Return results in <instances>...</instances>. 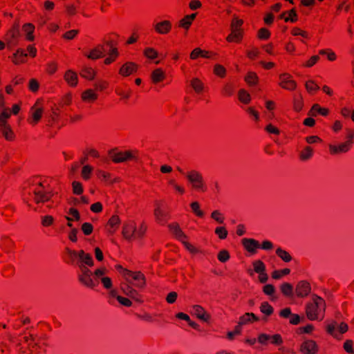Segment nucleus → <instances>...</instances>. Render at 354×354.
I'll return each mask as SVG.
<instances>
[{
    "instance_id": "obj_55",
    "label": "nucleus",
    "mask_w": 354,
    "mask_h": 354,
    "mask_svg": "<svg viewBox=\"0 0 354 354\" xmlns=\"http://www.w3.org/2000/svg\"><path fill=\"white\" fill-rule=\"evenodd\" d=\"M144 54L147 58L151 59H153L158 56V52L153 48H145Z\"/></svg>"
},
{
    "instance_id": "obj_38",
    "label": "nucleus",
    "mask_w": 354,
    "mask_h": 354,
    "mask_svg": "<svg viewBox=\"0 0 354 354\" xmlns=\"http://www.w3.org/2000/svg\"><path fill=\"white\" fill-rule=\"evenodd\" d=\"M276 254L286 263L291 261L292 259L291 255L287 251L281 248H278L276 250Z\"/></svg>"
},
{
    "instance_id": "obj_42",
    "label": "nucleus",
    "mask_w": 354,
    "mask_h": 354,
    "mask_svg": "<svg viewBox=\"0 0 354 354\" xmlns=\"http://www.w3.org/2000/svg\"><path fill=\"white\" fill-rule=\"evenodd\" d=\"M93 170V168L91 166L88 165H84L81 171L82 178L85 180L90 179Z\"/></svg>"
},
{
    "instance_id": "obj_2",
    "label": "nucleus",
    "mask_w": 354,
    "mask_h": 354,
    "mask_svg": "<svg viewBox=\"0 0 354 354\" xmlns=\"http://www.w3.org/2000/svg\"><path fill=\"white\" fill-rule=\"evenodd\" d=\"M326 302L320 297L314 295L311 301L306 306V314L308 319L313 321L322 319L324 317Z\"/></svg>"
},
{
    "instance_id": "obj_50",
    "label": "nucleus",
    "mask_w": 354,
    "mask_h": 354,
    "mask_svg": "<svg viewBox=\"0 0 354 354\" xmlns=\"http://www.w3.org/2000/svg\"><path fill=\"white\" fill-rule=\"evenodd\" d=\"M246 82L250 85H254L257 82L258 77L255 73L250 72L245 77Z\"/></svg>"
},
{
    "instance_id": "obj_20",
    "label": "nucleus",
    "mask_w": 354,
    "mask_h": 354,
    "mask_svg": "<svg viewBox=\"0 0 354 354\" xmlns=\"http://www.w3.org/2000/svg\"><path fill=\"white\" fill-rule=\"evenodd\" d=\"M243 245L249 252L255 253L257 248H260L259 241L253 239H243Z\"/></svg>"
},
{
    "instance_id": "obj_35",
    "label": "nucleus",
    "mask_w": 354,
    "mask_h": 354,
    "mask_svg": "<svg viewBox=\"0 0 354 354\" xmlns=\"http://www.w3.org/2000/svg\"><path fill=\"white\" fill-rule=\"evenodd\" d=\"M82 98L85 102H93L97 100V95L92 89H88L82 93Z\"/></svg>"
},
{
    "instance_id": "obj_49",
    "label": "nucleus",
    "mask_w": 354,
    "mask_h": 354,
    "mask_svg": "<svg viewBox=\"0 0 354 354\" xmlns=\"http://www.w3.org/2000/svg\"><path fill=\"white\" fill-rule=\"evenodd\" d=\"M211 218L220 224L224 223L225 217L219 210L213 211L211 214Z\"/></svg>"
},
{
    "instance_id": "obj_25",
    "label": "nucleus",
    "mask_w": 354,
    "mask_h": 354,
    "mask_svg": "<svg viewBox=\"0 0 354 354\" xmlns=\"http://www.w3.org/2000/svg\"><path fill=\"white\" fill-rule=\"evenodd\" d=\"M28 54L25 53V51L19 48L17 51L12 55L11 59L12 62L15 64H19L26 62Z\"/></svg>"
},
{
    "instance_id": "obj_18",
    "label": "nucleus",
    "mask_w": 354,
    "mask_h": 354,
    "mask_svg": "<svg viewBox=\"0 0 354 354\" xmlns=\"http://www.w3.org/2000/svg\"><path fill=\"white\" fill-rule=\"evenodd\" d=\"M106 52L105 47L103 44H98L93 48L89 54L85 55L88 59H97L104 56Z\"/></svg>"
},
{
    "instance_id": "obj_64",
    "label": "nucleus",
    "mask_w": 354,
    "mask_h": 354,
    "mask_svg": "<svg viewBox=\"0 0 354 354\" xmlns=\"http://www.w3.org/2000/svg\"><path fill=\"white\" fill-rule=\"evenodd\" d=\"M53 217L52 216L47 215L42 217L41 224L45 227H48L51 225L53 223Z\"/></svg>"
},
{
    "instance_id": "obj_15",
    "label": "nucleus",
    "mask_w": 354,
    "mask_h": 354,
    "mask_svg": "<svg viewBox=\"0 0 354 354\" xmlns=\"http://www.w3.org/2000/svg\"><path fill=\"white\" fill-rule=\"evenodd\" d=\"M138 70V65L133 62H128L124 64L119 70V74L123 77L129 76L136 73Z\"/></svg>"
},
{
    "instance_id": "obj_45",
    "label": "nucleus",
    "mask_w": 354,
    "mask_h": 354,
    "mask_svg": "<svg viewBox=\"0 0 354 354\" xmlns=\"http://www.w3.org/2000/svg\"><path fill=\"white\" fill-rule=\"evenodd\" d=\"M0 133L7 140H12L14 138V133L10 126L1 129Z\"/></svg>"
},
{
    "instance_id": "obj_52",
    "label": "nucleus",
    "mask_w": 354,
    "mask_h": 354,
    "mask_svg": "<svg viewBox=\"0 0 354 354\" xmlns=\"http://www.w3.org/2000/svg\"><path fill=\"white\" fill-rule=\"evenodd\" d=\"M215 234L218 236L221 239H225L227 238L228 232L225 227L221 226L217 227L215 229Z\"/></svg>"
},
{
    "instance_id": "obj_5",
    "label": "nucleus",
    "mask_w": 354,
    "mask_h": 354,
    "mask_svg": "<svg viewBox=\"0 0 354 354\" xmlns=\"http://www.w3.org/2000/svg\"><path fill=\"white\" fill-rule=\"evenodd\" d=\"M20 38L21 33L19 30V24L18 23H15L4 36L7 47L11 49L17 46Z\"/></svg>"
},
{
    "instance_id": "obj_40",
    "label": "nucleus",
    "mask_w": 354,
    "mask_h": 354,
    "mask_svg": "<svg viewBox=\"0 0 354 354\" xmlns=\"http://www.w3.org/2000/svg\"><path fill=\"white\" fill-rule=\"evenodd\" d=\"M191 86L197 93H201L203 91L204 85L198 78H194L192 80Z\"/></svg>"
},
{
    "instance_id": "obj_43",
    "label": "nucleus",
    "mask_w": 354,
    "mask_h": 354,
    "mask_svg": "<svg viewBox=\"0 0 354 354\" xmlns=\"http://www.w3.org/2000/svg\"><path fill=\"white\" fill-rule=\"evenodd\" d=\"M238 97L239 100L244 104H248L251 100L250 95L244 89H241L239 91Z\"/></svg>"
},
{
    "instance_id": "obj_12",
    "label": "nucleus",
    "mask_w": 354,
    "mask_h": 354,
    "mask_svg": "<svg viewBox=\"0 0 354 354\" xmlns=\"http://www.w3.org/2000/svg\"><path fill=\"white\" fill-rule=\"evenodd\" d=\"M191 313L198 319L207 322L210 319V315L206 312L203 307L200 305H194L192 307Z\"/></svg>"
},
{
    "instance_id": "obj_36",
    "label": "nucleus",
    "mask_w": 354,
    "mask_h": 354,
    "mask_svg": "<svg viewBox=\"0 0 354 354\" xmlns=\"http://www.w3.org/2000/svg\"><path fill=\"white\" fill-rule=\"evenodd\" d=\"M304 106L303 97L301 94H297L293 98V109L295 111L299 112Z\"/></svg>"
},
{
    "instance_id": "obj_59",
    "label": "nucleus",
    "mask_w": 354,
    "mask_h": 354,
    "mask_svg": "<svg viewBox=\"0 0 354 354\" xmlns=\"http://www.w3.org/2000/svg\"><path fill=\"white\" fill-rule=\"evenodd\" d=\"M306 88L310 93L319 90V87L313 80H309L306 83Z\"/></svg>"
},
{
    "instance_id": "obj_9",
    "label": "nucleus",
    "mask_w": 354,
    "mask_h": 354,
    "mask_svg": "<svg viewBox=\"0 0 354 354\" xmlns=\"http://www.w3.org/2000/svg\"><path fill=\"white\" fill-rule=\"evenodd\" d=\"M311 292V286L307 281H299L295 287V293L297 297L304 298L307 297Z\"/></svg>"
},
{
    "instance_id": "obj_21",
    "label": "nucleus",
    "mask_w": 354,
    "mask_h": 354,
    "mask_svg": "<svg viewBox=\"0 0 354 354\" xmlns=\"http://www.w3.org/2000/svg\"><path fill=\"white\" fill-rule=\"evenodd\" d=\"M122 290L123 292L129 296V297L135 299L137 301H142L140 299V296L138 292L134 290L132 287H131L129 284L124 283L122 285Z\"/></svg>"
},
{
    "instance_id": "obj_47",
    "label": "nucleus",
    "mask_w": 354,
    "mask_h": 354,
    "mask_svg": "<svg viewBox=\"0 0 354 354\" xmlns=\"http://www.w3.org/2000/svg\"><path fill=\"white\" fill-rule=\"evenodd\" d=\"M106 44L108 46L110 47V50L109 53V57L110 59H113V61L114 62L117 57L118 56V49L113 46V44L111 41H106Z\"/></svg>"
},
{
    "instance_id": "obj_60",
    "label": "nucleus",
    "mask_w": 354,
    "mask_h": 354,
    "mask_svg": "<svg viewBox=\"0 0 354 354\" xmlns=\"http://www.w3.org/2000/svg\"><path fill=\"white\" fill-rule=\"evenodd\" d=\"M270 36V31L265 28H262L261 29H259V32H258V37L259 39H268Z\"/></svg>"
},
{
    "instance_id": "obj_48",
    "label": "nucleus",
    "mask_w": 354,
    "mask_h": 354,
    "mask_svg": "<svg viewBox=\"0 0 354 354\" xmlns=\"http://www.w3.org/2000/svg\"><path fill=\"white\" fill-rule=\"evenodd\" d=\"M290 272V270L289 268H284V269L280 270H274L272 273V277L274 279H279L283 275L289 274Z\"/></svg>"
},
{
    "instance_id": "obj_53",
    "label": "nucleus",
    "mask_w": 354,
    "mask_h": 354,
    "mask_svg": "<svg viewBox=\"0 0 354 354\" xmlns=\"http://www.w3.org/2000/svg\"><path fill=\"white\" fill-rule=\"evenodd\" d=\"M190 207L193 212L198 217H203L204 212L200 209V205L198 202H193L191 203Z\"/></svg>"
},
{
    "instance_id": "obj_6",
    "label": "nucleus",
    "mask_w": 354,
    "mask_h": 354,
    "mask_svg": "<svg viewBox=\"0 0 354 354\" xmlns=\"http://www.w3.org/2000/svg\"><path fill=\"white\" fill-rule=\"evenodd\" d=\"M138 152L136 151H125L113 153L111 158L115 163L124 162L129 160H136Z\"/></svg>"
},
{
    "instance_id": "obj_8",
    "label": "nucleus",
    "mask_w": 354,
    "mask_h": 354,
    "mask_svg": "<svg viewBox=\"0 0 354 354\" xmlns=\"http://www.w3.org/2000/svg\"><path fill=\"white\" fill-rule=\"evenodd\" d=\"M279 86L286 90L293 91L297 87V83L292 79L289 73H282L279 75Z\"/></svg>"
},
{
    "instance_id": "obj_26",
    "label": "nucleus",
    "mask_w": 354,
    "mask_h": 354,
    "mask_svg": "<svg viewBox=\"0 0 354 354\" xmlns=\"http://www.w3.org/2000/svg\"><path fill=\"white\" fill-rule=\"evenodd\" d=\"M64 80L71 86H75L77 84V75L71 70H68L65 73Z\"/></svg>"
},
{
    "instance_id": "obj_58",
    "label": "nucleus",
    "mask_w": 354,
    "mask_h": 354,
    "mask_svg": "<svg viewBox=\"0 0 354 354\" xmlns=\"http://www.w3.org/2000/svg\"><path fill=\"white\" fill-rule=\"evenodd\" d=\"M81 229L83 233L88 236L93 232V227L91 223L86 222L82 225Z\"/></svg>"
},
{
    "instance_id": "obj_44",
    "label": "nucleus",
    "mask_w": 354,
    "mask_h": 354,
    "mask_svg": "<svg viewBox=\"0 0 354 354\" xmlns=\"http://www.w3.org/2000/svg\"><path fill=\"white\" fill-rule=\"evenodd\" d=\"M234 88L232 84L227 83L223 86L221 93L225 97H230L234 94Z\"/></svg>"
},
{
    "instance_id": "obj_56",
    "label": "nucleus",
    "mask_w": 354,
    "mask_h": 354,
    "mask_svg": "<svg viewBox=\"0 0 354 354\" xmlns=\"http://www.w3.org/2000/svg\"><path fill=\"white\" fill-rule=\"evenodd\" d=\"M73 192L75 194L80 195L83 192V187L81 183L73 181L72 183Z\"/></svg>"
},
{
    "instance_id": "obj_24",
    "label": "nucleus",
    "mask_w": 354,
    "mask_h": 354,
    "mask_svg": "<svg viewBox=\"0 0 354 354\" xmlns=\"http://www.w3.org/2000/svg\"><path fill=\"white\" fill-rule=\"evenodd\" d=\"M259 320V318L253 313H245L244 315L240 317L239 325L241 326L243 325H245L254 322H257Z\"/></svg>"
},
{
    "instance_id": "obj_61",
    "label": "nucleus",
    "mask_w": 354,
    "mask_h": 354,
    "mask_svg": "<svg viewBox=\"0 0 354 354\" xmlns=\"http://www.w3.org/2000/svg\"><path fill=\"white\" fill-rule=\"evenodd\" d=\"M241 333V326L239 324L235 326L234 330L233 331H230L227 334V337L229 339L232 340L234 339L236 335H239Z\"/></svg>"
},
{
    "instance_id": "obj_11",
    "label": "nucleus",
    "mask_w": 354,
    "mask_h": 354,
    "mask_svg": "<svg viewBox=\"0 0 354 354\" xmlns=\"http://www.w3.org/2000/svg\"><path fill=\"white\" fill-rule=\"evenodd\" d=\"M336 322L328 324L326 327L327 332L336 339H340V335L345 333L348 329V325L344 322H342L339 326V333L336 331Z\"/></svg>"
},
{
    "instance_id": "obj_28",
    "label": "nucleus",
    "mask_w": 354,
    "mask_h": 354,
    "mask_svg": "<svg viewBox=\"0 0 354 354\" xmlns=\"http://www.w3.org/2000/svg\"><path fill=\"white\" fill-rule=\"evenodd\" d=\"M329 113L328 109L321 107L318 104H315L313 105L309 115L313 116H316L317 113H319L322 115L326 116Z\"/></svg>"
},
{
    "instance_id": "obj_19",
    "label": "nucleus",
    "mask_w": 354,
    "mask_h": 354,
    "mask_svg": "<svg viewBox=\"0 0 354 354\" xmlns=\"http://www.w3.org/2000/svg\"><path fill=\"white\" fill-rule=\"evenodd\" d=\"M122 233L126 239L131 240L135 237L136 226L133 223H125L123 225Z\"/></svg>"
},
{
    "instance_id": "obj_3",
    "label": "nucleus",
    "mask_w": 354,
    "mask_h": 354,
    "mask_svg": "<svg viewBox=\"0 0 354 354\" xmlns=\"http://www.w3.org/2000/svg\"><path fill=\"white\" fill-rule=\"evenodd\" d=\"M185 176L194 190L198 192H205L207 190L203 176L198 171L190 170L185 174Z\"/></svg>"
},
{
    "instance_id": "obj_23",
    "label": "nucleus",
    "mask_w": 354,
    "mask_h": 354,
    "mask_svg": "<svg viewBox=\"0 0 354 354\" xmlns=\"http://www.w3.org/2000/svg\"><path fill=\"white\" fill-rule=\"evenodd\" d=\"M169 230L172 232V234L181 242L184 240H187V236L182 231L180 228L178 224L172 223L169 225Z\"/></svg>"
},
{
    "instance_id": "obj_37",
    "label": "nucleus",
    "mask_w": 354,
    "mask_h": 354,
    "mask_svg": "<svg viewBox=\"0 0 354 354\" xmlns=\"http://www.w3.org/2000/svg\"><path fill=\"white\" fill-rule=\"evenodd\" d=\"M23 338L24 342L28 344L29 348L40 347L39 345V342L36 340V338L32 335H25Z\"/></svg>"
},
{
    "instance_id": "obj_22",
    "label": "nucleus",
    "mask_w": 354,
    "mask_h": 354,
    "mask_svg": "<svg viewBox=\"0 0 354 354\" xmlns=\"http://www.w3.org/2000/svg\"><path fill=\"white\" fill-rule=\"evenodd\" d=\"M154 216L156 221L161 224L164 225L167 221V213L161 209L160 204L157 202L156 203V208L154 209Z\"/></svg>"
},
{
    "instance_id": "obj_27",
    "label": "nucleus",
    "mask_w": 354,
    "mask_h": 354,
    "mask_svg": "<svg viewBox=\"0 0 354 354\" xmlns=\"http://www.w3.org/2000/svg\"><path fill=\"white\" fill-rule=\"evenodd\" d=\"M22 30L25 32L26 38L28 41L34 40L33 32L35 30V26L32 24H25L22 27Z\"/></svg>"
},
{
    "instance_id": "obj_46",
    "label": "nucleus",
    "mask_w": 354,
    "mask_h": 354,
    "mask_svg": "<svg viewBox=\"0 0 354 354\" xmlns=\"http://www.w3.org/2000/svg\"><path fill=\"white\" fill-rule=\"evenodd\" d=\"M252 265L254 267V271L258 274L266 271V266L261 260L254 261Z\"/></svg>"
},
{
    "instance_id": "obj_16",
    "label": "nucleus",
    "mask_w": 354,
    "mask_h": 354,
    "mask_svg": "<svg viewBox=\"0 0 354 354\" xmlns=\"http://www.w3.org/2000/svg\"><path fill=\"white\" fill-rule=\"evenodd\" d=\"M351 143L350 142V141H348L347 140L346 142L341 143L340 145H339L337 146L333 145H329V151H330V153L333 155L341 153H346L348 151H349V149H351Z\"/></svg>"
},
{
    "instance_id": "obj_17",
    "label": "nucleus",
    "mask_w": 354,
    "mask_h": 354,
    "mask_svg": "<svg viewBox=\"0 0 354 354\" xmlns=\"http://www.w3.org/2000/svg\"><path fill=\"white\" fill-rule=\"evenodd\" d=\"M15 245V242L9 236L6 235L1 236L0 247L5 253L12 252Z\"/></svg>"
},
{
    "instance_id": "obj_63",
    "label": "nucleus",
    "mask_w": 354,
    "mask_h": 354,
    "mask_svg": "<svg viewBox=\"0 0 354 354\" xmlns=\"http://www.w3.org/2000/svg\"><path fill=\"white\" fill-rule=\"evenodd\" d=\"M271 338L272 339L270 340V343L274 345L279 346L283 344L282 337H281V335H279V334H274V335H272Z\"/></svg>"
},
{
    "instance_id": "obj_32",
    "label": "nucleus",
    "mask_w": 354,
    "mask_h": 354,
    "mask_svg": "<svg viewBox=\"0 0 354 354\" xmlns=\"http://www.w3.org/2000/svg\"><path fill=\"white\" fill-rule=\"evenodd\" d=\"M276 289L274 286L272 284H266L263 288V292L265 295L270 297V300L272 301H276L278 297L274 295V292Z\"/></svg>"
},
{
    "instance_id": "obj_7",
    "label": "nucleus",
    "mask_w": 354,
    "mask_h": 354,
    "mask_svg": "<svg viewBox=\"0 0 354 354\" xmlns=\"http://www.w3.org/2000/svg\"><path fill=\"white\" fill-rule=\"evenodd\" d=\"M44 109L36 102L30 109L28 122L32 126L36 125L41 120Z\"/></svg>"
},
{
    "instance_id": "obj_14",
    "label": "nucleus",
    "mask_w": 354,
    "mask_h": 354,
    "mask_svg": "<svg viewBox=\"0 0 354 354\" xmlns=\"http://www.w3.org/2000/svg\"><path fill=\"white\" fill-rule=\"evenodd\" d=\"M155 31L160 35L168 34L172 28L171 22L169 20H164L153 25Z\"/></svg>"
},
{
    "instance_id": "obj_1",
    "label": "nucleus",
    "mask_w": 354,
    "mask_h": 354,
    "mask_svg": "<svg viewBox=\"0 0 354 354\" xmlns=\"http://www.w3.org/2000/svg\"><path fill=\"white\" fill-rule=\"evenodd\" d=\"M65 262L79 268L77 279L82 285L94 289L101 282L104 288L111 289L112 288L111 279L105 276L108 272V270L105 267H100L93 272L89 269V267L94 266V261L91 254L85 252L83 250L77 251L68 248L65 249Z\"/></svg>"
},
{
    "instance_id": "obj_34",
    "label": "nucleus",
    "mask_w": 354,
    "mask_h": 354,
    "mask_svg": "<svg viewBox=\"0 0 354 354\" xmlns=\"http://www.w3.org/2000/svg\"><path fill=\"white\" fill-rule=\"evenodd\" d=\"M95 72L91 67L84 66L80 71V75L88 80H91L94 78Z\"/></svg>"
},
{
    "instance_id": "obj_33",
    "label": "nucleus",
    "mask_w": 354,
    "mask_h": 354,
    "mask_svg": "<svg viewBox=\"0 0 354 354\" xmlns=\"http://www.w3.org/2000/svg\"><path fill=\"white\" fill-rule=\"evenodd\" d=\"M120 223V219L118 216H112L108 221V225L110 227V229L109 230V232L111 234L114 233L116 229L118 228Z\"/></svg>"
},
{
    "instance_id": "obj_10",
    "label": "nucleus",
    "mask_w": 354,
    "mask_h": 354,
    "mask_svg": "<svg viewBox=\"0 0 354 354\" xmlns=\"http://www.w3.org/2000/svg\"><path fill=\"white\" fill-rule=\"evenodd\" d=\"M124 277L129 281V278H131L136 281L134 284L136 287L142 288L145 284V278L142 273L140 272H132V271H124Z\"/></svg>"
},
{
    "instance_id": "obj_30",
    "label": "nucleus",
    "mask_w": 354,
    "mask_h": 354,
    "mask_svg": "<svg viewBox=\"0 0 354 354\" xmlns=\"http://www.w3.org/2000/svg\"><path fill=\"white\" fill-rule=\"evenodd\" d=\"M242 39V34L240 29H232V32L227 37L229 42H239Z\"/></svg>"
},
{
    "instance_id": "obj_51",
    "label": "nucleus",
    "mask_w": 354,
    "mask_h": 354,
    "mask_svg": "<svg viewBox=\"0 0 354 354\" xmlns=\"http://www.w3.org/2000/svg\"><path fill=\"white\" fill-rule=\"evenodd\" d=\"M214 73L220 77H224L226 75V69L221 64H216L214 67Z\"/></svg>"
},
{
    "instance_id": "obj_62",
    "label": "nucleus",
    "mask_w": 354,
    "mask_h": 354,
    "mask_svg": "<svg viewBox=\"0 0 354 354\" xmlns=\"http://www.w3.org/2000/svg\"><path fill=\"white\" fill-rule=\"evenodd\" d=\"M247 56L250 59H256L259 55V50L257 48H253L252 50L246 51Z\"/></svg>"
},
{
    "instance_id": "obj_31",
    "label": "nucleus",
    "mask_w": 354,
    "mask_h": 354,
    "mask_svg": "<svg viewBox=\"0 0 354 354\" xmlns=\"http://www.w3.org/2000/svg\"><path fill=\"white\" fill-rule=\"evenodd\" d=\"M151 77L152 82L156 84L165 78V74L161 68H156L152 72Z\"/></svg>"
},
{
    "instance_id": "obj_41",
    "label": "nucleus",
    "mask_w": 354,
    "mask_h": 354,
    "mask_svg": "<svg viewBox=\"0 0 354 354\" xmlns=\"http://www.w3.org/2000/svg\"><path fill=\"white\" fill-rule=\"evenodd\" d=\"M313 148L309 146H307L300 152V158L302 160H307L313 156Z\"/></svg>"
},
{
    "instance_id": "obj_29",
    "label": "nucleus",
    "mask_w": 354,
    "mask_h": 354,
    "mask_svg": "<svg viewBox=\"0 0 354 354\" xmlns=\"http://www.w3.org/2000/svg\"><path fill=\"white\" fill-rule=\"evenodd\" d=\"M280 290L283 296L286 297H292L293 296V286L288 282L281 284Z\"/></svg>"
},
{
    "instance_id": "obj_57",
    "label": "nucleus",
    "mask_w": 354,
    "mask_h": 354,
    "mask_svg": "<svg viewBox=\"0 0 354 354\" xmlns=\"http://www.w3.org/2000/svg\"><path fill=\"white\" fill-rule=\"evenodd\" d=\"M217 257L221 262L225 263L230 259V256L228 251L223 250L218 252Z\"/></svg>"
},
{
    "instance_id": "obj_39",
    "label": "nucleus",
    "mask_w": 354,
    "mask_h": 354,
    "mask_svg": "<svg viewBox=\"0 0 354 354\" xmlns=\"http://www.w3.org/2000/svg\"><path fill=\"white\" fill-rule=\"evenodd\" d=\"M259 308L260 311L266 316H270L274 313L273 307L268 301L262 302Z\"/></svg>"
},
{
    "instance_id": "obj_13",
    "label": "nucleus",
    "mask_w": 354,
    "mask_h": 354,
    "mask_svg": "<svg viewBox=\"0 0 354 354\" xmlns=\"http://www.w3.org/2000/svg\"><path fill=\"white\" fill-rule=\"evenodd\" d=\"M300 351L303 354H316L318 351V347L315 341L306 340L301 344Z\"/></svg>"
},
{
    "instance_id": "obj_4",
    "label": "nucleus",
    "mask_w": 354,
    "mask_h": 354,
    "mask_svg": "<svg viewBox=\"0 0 354 354\" xmlns=\"http://www.w3.org/2000/svg\"><path fill=\"white\" fill-rule=\"evenodd\" d=\"M32 198L37 204L44 203L50 200L53 196L51 192L45 187L43 183H35L32 187Z\"/></svg>"
},
{
    "instance_id": "obj_54",
    "label": "nucleus",
    "mask_w": 354,
    "mask_h": 354,
    "mask_svg": "<svg viewBox=\"0 0 354 354\" xmlns=\"http://www.w3.org/2000/svg\"><path fill=\"white\" fill-rule=\"evenodd\" d=\"M288 16L285 18V21H290L295 23L297 20V15L295 8L291 9L290 11H287Z\"/></svg>"
}]
</instances>
